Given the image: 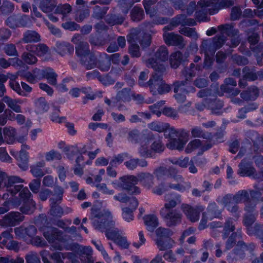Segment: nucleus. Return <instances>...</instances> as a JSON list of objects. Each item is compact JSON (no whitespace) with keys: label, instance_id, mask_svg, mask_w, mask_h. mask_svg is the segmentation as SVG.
I'll list each match as a JSON object with an SVG mask.
<instances>
[{"label":"nucleus","instance_id":"20e7f679","mask_svg":"<svg viewBox=\"0 0 263 263\" xmlns=\"http://www.w3.org/2000/svg\"><path fill=\"white\" fill-rule=\"evenodd\" d=\"M154 58L147 60H143L146 66L148 68H153L155 72L163 73L165 71V67L163 64L159 62H164L168 59V51L166 47L160 46L155 52Z\"/></svg>","mask_w":263,"mask_h":263},{"label":"nucleus","instance_id":"5701e85b","mask_svg":"<svg viewBox=\"0 0 263 263\" xmlns=\"http://www.w3.org/2000/svg\"><path fill=\"white\" fill-rule=\"evenodd\" d=\"M140 182L147 189H152L154 185V176L147 172L140 173Z\"/></svg>","mask_w":263,"mask_h":263},{"label":"nucleus","instance_id":"3c124183","mask_svg":"<svg viewBox=\"0 0 263 263\" xmlns=\"http://www.w3.org/2000/svg\"><path fill=\"white\" fill-rule=\"evenodd\" d=\"M155 234L156 236V239H161L167 237L171 238V236L173 235V232L168 228L160 227L156 230Z\"/></svg>","mask_w":263,"mask_h":263},{"label":"nucleus","instance_id":"e433bc0d","mask_svg":"<svg viewBox=\"0 0 263 263\" xmlns=\"http://www.w3.org/2000/svg\"><path fill=\"white\" fill-rule=\"evenodd\" d=\"M10 206L13 208H17L20 206V202L17 199L6 200L3 204L0 206V215L7 213L11 209Z\"/></svg>","mask_w":263,"mask_h":263},{"label":"nucleus","instance_id":"473e14b6","mask_svg":"<svg viewBox=\"0 0 263 263\" xmlns=\"http://www.w3.org/2000/svg\"><path fill=\"white\" fill-rule=\"evenodd\" d=\"M43 79H46L48 82L51 85H57V74L49 67L43 69Z\"/></svg>","mask_w":263,"mask_h":263},{"label":"nucleus","instance_id":"f03ea898","mask_svg":"<svg viewBox=\"0 0 263 263\" xmlns=\"http://www.w3.org/2000/svg\"><path fill=\"white\" fill-rule=\"evenodd\" d=\"M24 180L17 176H9L0 170V190L6 188L7 193H4L2 198L4 200L9 199L10 193L12 196H14L23 187L22 183Z\"/></svg>","mask_w":263,"mask_h":263},{"label":"nucleus","instance_id":"13d9d810","mask_svg":"<svg viewBox=\"0 0 263 263\" xmlns=\"http://www.w3.org/2000/svg\"><path fill=\"white\" fill-rule=\"evenodd\" d=\"M14 9V6L12 3L8 0H3L2 4L0 6V11L2 14H9L12 13Z\"/></svg>","mask_w":263,"mask_h":263},{"label":"nucleus","instance_id":"37998d69","mask_svg":"<svg viewBox=\"0 0 263 263\" xmlns=\"http://www.w3.org/2000/svg\"><path fill=\"white\" fill-rule=\"evenodd\" d=\"M250 191L245 190L239 191L234 195V201L236 203L241 202L245 203L250 198Z\"/></svg>","mask_w":263,"mask_h":263},{"label":"nucleus","instance_id":"338daca9","mask_svg":"<svg viewBox=\"0 0 263 263\" xmlns=\"http://www.w3.org/2000/svg\"><path fill=\"white\" fill-rule=\"evenodd\" d=\"M45 157L47 161H52L54 160H60L62 159V155L59 152L54 149L46 152Z\"/></svg>","mask_w":263,"mask_h":263},{"label":"nucleus","instance_id":"f704fd0d","mask_svg":"<svg viewBox=\"0 0 263 263\" xmlns=\"http://www.w3.org/2000/svg\"><path fill=\"white\" fill-rule=\"evenodd\" d=\"M156 244L160 251H165L171 249L175 243L171 238L155 239Z\"/></svg>","mask_w":263,"mask_h":263},{"label":"nucleus","instance_id":"09e8293b","mask_svg":"<svg viewBox=\"0 0 263 263\" xmlns=\"http://www.w3.org/2000/svg\"><path fill=\"white\" fill-rule=\"evenodd\" d=\"M197 6L201 7V10H199L196 12V16L199 21H204V18L206 17V14L204 13L203 11H206L205 7L209 6V2L208 0L200 1L198 3Z\"/></svg>","mask_w":263,"mask_h":263},{"label":"nucleus","instance_id":"412c9836","mask_svg":"<svg viewBox=\"0 0 263 263\" xmlns=\"http://www.w3.org/2000/svg\"><path fill=\"white\" fill-rule=\"evenodd\" d=\"M62 232L58 229L51 228L44 231L43 235L49 242H53L55 240H61Z\"/></svg>","mask_w":263,"mask_h":263},{"label":"nucleus","instance_id":"2eb2a0df","mask_svg":"<svg viewBox=\"0 0 263 263\" xmlns=\"http://www.w3.org/2000/svg\"><path fill=\"white\" fill-rule=\"evenodd\" d=\"M250 195L251 198L245 203L244 210L246 213H254L260 193L254 190H250Z\"/></svg>","mask_w":263,"mask_h":263},{"label":"nucleus","instance_id":"393cba45","mask_svg":"<svg viewBox=\"0 0 263 263\" xmlns=\"http://www.w3.org/2000/svg\"><path fill=\"white\" fill-rule=\"evenodd\" d=\"M217 28L221 34L226 33L228 36L230 37L237 36L239 33L238 30L234 28L233 23L220 25Z\"/></svg>","mask_w":263,"mask_h":263},{"label":"nucleus","instance_id":"6ab92c4d","mask_svg":"<svg viewBox=\"0 0 263 263\" xmlns=\"http://www.w3.org/2000/svg\"><path fill=\"white\" fill-rule=\"evenodd\" d=\"M238 166V173L241 176H250L254 173L255 168L252 166L251 163L246 158L241 160Z\"/></svg>","mask_w":263,"mask_h":263},{"label":"nucleus","instance_id":"72a5a7b5","mask_svg":"<svg viewBox=\"0 0 263 263\" xmlns=\"http://www.w3.org/2000/svg\"><path fill=\"white\" fill-rule=\"evenodd\" d=\"M200 49L205 56H208L210 54L213 55L216 50L213 42H211L210 40H203L200 46Z\"/></svg>","mask_w":263,"mask_h":263},{"label":"nucleus","instance_id":"de8ad7c7","mask_svg":"<svg viewBox=\"0 0 263 263\" xmlns=\"http://www.w3.org/2000/svg\"><path fill=\"white\" fill-rule=\"evenodd\" d=\"M55 7L54 0H42L40 4V9L45 13L51 12Z\"/></svg>","mask_w":263,"mask_h":263},{"label":"nucleus","instance_id":"ddd939ff","mask_svg":"<svg viewBox=\"0 0 263 263\" xmlns=\"http://www.w3.org/2000/svg\"><path fill=\"white\" fill-rule=\"evenodd\" d=\"M189 53L185 51L184 53L177 51L172 53L170 56L169 62L172 68L176 69L183 62L187 60Z\"/></svg>","mask_w":263,"mask_h":263},{"label":"nucleus","instance_id":"9d476101","mask_svg":"<svg viewBox=\"0 0 263 263\" xmlns=\"http://www.w3.org/2000/svg\"><path fill=\"white\" fill-rule=\"evenodd\" d=\"M71 42L77 45L76 53L78 56L82 58L89 54V46L87 42L83 41L80 34H77L74 35L71 39Z\"/></svg>","mask_w":263,"mask_h":263},{"label":"nucleus","instance_id":"1a4fd4ad","mask_svg":"<svg viewBox=\"0 0 263 263\" xmlns=\"http://www.w3.org/2000/svg\"><path fill=\"white\" fill-rule=\"evenodd\" d=\"M180 208L186 218L193 222H196L199 219L200 213L204 210L202 206H192L187 203H182Z\"/></svg>","mask_w":263,"mask_h":263},{"label":"nucleus","instance_id":"4be33fe9","mask_svg":"<svg viewBox=\"0 0 263 263\" xmlns=\"http://www.w3.org/2000/svg\"><path fill=\"white\" fill-rule=\"evenodd\" d=\"M97 67L102 71H108L111 66L110 57L106 53L100 54L97 60Z\"/></svg>","mask_w":263,"mask_h":263},{"label":"nucleus","instance_id":"2f4dec72","mask_svg":"<svg viewBox=\"0 0 263 263\" xmlns=\"http://www.w3.org/2000/svg\"><path fill=\"white\" fill-rule=\"evenodd\" d=\"M49 108V104L45 98L40 97L35 100L34 110L37 114H42L47 111Z\"/></svg>","mask_w":263,"mask_h":263},{"label":"nucleus","instance_id":"c756f323","mask_svg":"<svg viewBox=\"0 0 263 263\" xmlns=\"http://www.w3.org/2000/svg\"><path fill=\"white\" fill-rule=\"evenodd\" d=\"M46 163L44 160H42L37 162L30 166V172L35 177H42L45 175L43 168L45 166Z\"/></svg>","mask_w":263,"mask_h":263},{"label":"nucleus","instance_id":"7ed1b4c3","mask_svg":"<svg viewBox=\"0 0 263 263\" xmlns=\"http://www.w3.org/2000/svg\"><path fill=\"white\" fill-rule=\"evenodd\" d=\"M92 224L95 229L102 230L108 226H114L115 222L110 211L104 210L101 211L96 208H91V216Z\"/></svg>","mask_w":263,"mask_h":263},{"label":"nucleus","instance_id":"4468645a","mask_svg":"<svg viewBox=\"0 0 263 263\" xmlns=\"http://www.w3.org/2000/svg\"><path fill=\"white\" fill-rule=\"evenodd\" d=\"M186 84V81H178L174 83V97L178 103H183L186 100V94L188 93L184 87Z\"/></svg>","mask_w":263,"mask_h":263},{"label":"nucleus","instance_id":"ea45409f","mask_svg":"<svg viewBox=\"0 0 263 263\" xmlns=\"http://www.w3.org/2000/svg\"><path fill=\"white\" fill-rule=\"evenodd\" d=\"M170 125L167 123L164 122H153L148 124V127L154 131L158 133H162L166 132L167 129L169 130Z\"/></svg>","mask_w":263,"mask_h":263},{"label":"nucleus","instance_id":"4c0bfd02","mask_svg":"<svg viewBox=\"0 0 263 263\" xmlns=\"http://www.w3.org/2000/svg\"><path fill=\"white\" fill-rule=\"evenodd\" d=\"M224 103L222 101L215 100L211 102L209 106L212 113L216 115H221L224 109H223Z\"/></svg>","mask_w":263,"mask_h":263},{"label":"nucleus","instance_id":"f257e3e1","mask_svg":"<svg viewBox=\"0 0 263 263\" xmlns=\"http://www.w3.org/2000/svg\"><path fill=\"white\" fill-rule=\"evenodd\" d=\"M164 206L160 210V215L168 227H174L181 223L182 214L181 212L174 209L181 203V196L180 194L172 193L164 196Z\"/></svg>","mask_w":263,"mask_h":263},{"label":"nucleus","instance_id":"c9c22d12","mask_svg":"<svg viewBox=\"0 0 263 263\" xmlns=\"http://www.w3.org/2000/svg\"><path fill=\"white\" fill-rule=\"evenodd\" d=\"M22 203L20 210L23 214H31L36 209V204L33 199L24 201Z\"/></svg>","mask_w":263,"mask_h":263},{"label":"nucleus","instance_id":"f3484780","mask_svg":"<svg viewBox=\"0 0 263 263\" xmlns=\"http://www.w3.org/2000/svg\"><path fill=\"white\" fill-rule=\"evenodd\" d=\"M255 247L254 243L252 242L247 244L243 241H238L235 248L233 250V252L236 255L242 257L245 251L251 252L254 250Z\"/></svg>","mask_w":263,"mask_h":263},{"label":"nucleus","instance_id":"603ef678","mask_svg":"<svg viewBox=\"0 0 263 263\" xmlns=\"http://www.w3.org/2000/svg\"><path fill=\"white\" fill-rule=\"evenodd\" d=\"M124 17L121 15L116 14H108L107 15L105 21L111 25L122 24L124 21Z\"/></svg>","mask_w":263,"mask_h":263},{"label":"nucleus","instance_id":"6e6552de","mask_svg":"<svg viewBox=\"0 0 263 263\" xmlns=\"http://www.w3.org/2000/svg\"><path fill=\"white\" fill-rule=\"evenodd\" d=\"M152 35L137 29H133L127 36L128 42H138L142 49L148 47L152 43Z\"/></svg>","mask_w":263,"mask_h":263},{"label":"nucleus","instance_id":"bf43d9fd","mask_svg":"<svg viewBox=\"0 0 263 263\" xmlns=\"http://www.w3.org/2000/svg\"><path fill=\"white\" fill-rule=\"evenodd\" d=\"M107 9L108 8L105 7H101L99 6H96L93 8L92 16L97 20H101L106 14Z\"/></svg>","mask_w":263,"mask_h":263},{"label":"nucleus","instance_id":"a211bd4d","mask_svg":"<svg viewBox=\"0 0 263 263\" xmlns=\"http://www.w3.org/2000/svg\"><path fill=\"white\" fill-rule=\"evenodd\" d=\"M2 101L7 104V106L10 108V110H12L16 113H21L22 112L20 105L23 102L21 100L14 99L8 96H5L3 97Z\"/></svg>","mask_w":263,"mask_h":263},{"label":"nucleus","instance_id":"a878e982","mask_svg":"<svg viewBox=\"0 0 263 263\" xmlns=\"http://www.w3.org/2000/svg\"><path fill=\"white\" fill-rule=\"evenodd\" d=\"M73 46L69 43L58 42L56 44V51L61 55H65L73 52Z\"/></svg>","mask_w":263,"mask_h":263},{"label":"nucleus","instance_id":"58836bf2","mask_svg":"<svg viewBox=\"0 0 263 263\" xmlns=\"http://www.w3.org/2000/svg\"><path fill=\"white\" fill-rule=\"evenodd\" d=\"M131 89L125 88L118 92L115 99L117 102H129L131 100Z\"/></svg>","mask_w":263,"mask_h":263},{"label":"nucleus","instance_id":"864d4df0","mask_svg":"<svg viewBox=\"0 0 263 263\" xmlns=\"http://www.w3.org/2000/svg\"><path fill=\"white\" fill-rule=\"evenodd\" d=\"M58 147L62 149L68 156L73 155L78 151V147L77 145L67 146L63 141H60L58 143Z\"/></svg>","mask_w":263,"mask_h":263},{"label":"nucleus","instance_id":"f8f14e48","mask_svg":"<svg viewBox=\"0 0 263 263\" xmlns=\"http://www.w3.org/2000/svg\"><path fill=\"white\" fill-rule=\"evenodd\" d=\"M163 37L167 45L177 46L182 49L186 45L182 36L174 32H164Z\"/></svg>","mask_w":263,"mask_h":263},{"label":"nucleus","instance_id":"0eeeda50","mask_svg":"<svg viewBox=\"0 0 263 263\" xmlns=\"http://www.w3.org/2000/svg\"><path fill=\"white\" fill-rule=\"evenodd\" d=\"M168 173L176 183H168L167 186L170 189L177 190L183 192L191 188L190 182H184L183 177L180 175H177V170L174 167H170L167 168Z\"/></svg>","mask_w":263,"mask_h":263},{"label":"nucleus","instance_id":"9b49d317","mask_svg":"<svg viewBox=\"0 0 263 263\" xmlns=\"http://www.w3.org/2000/svg\"><path fill=\"white\" fill-rule=\"evenodd\" d=\"M29 22V18L25 15H13L9 16L6 21L7 25L13 29L27 27Z\"/></svg>","mask_w":263,"mask_h":263},{"label":"nucleus","instance_id":"0e129e2a","mask_svg":"<svg viewBox=\"0 0 263 263\" xmlns=\"http://www.w3.org/2000/svg\"><path fill=\"white\" fill-rule=\"evenodd\" d=\"M207 210L208 213L214 218H220L221 210H219L215 202L209 204Z\"/></svg>","mask_w":263,"mask_h":263},{"label":"nucleus","instance_id":"c85d7f7f","mask_svg":"<svg viewBox=\"0 0 263 263\" xmlns=\"http://www.w3.org/2000/svg\"><path fill=\"white\" fill-rule=\"evenodd\" d=\"M92 251L90 247H82L80 251V259L82 263H94Z\"/></svg>","mask_w":263,"mask_h":263},{"label":"nucleus","instance_id":"052dcab7","mask_svg":"<svg viewBox=\"0 0 263 263\" xmlns=\"http://www.w3.org/2000/svg\"><path fill=\"white\" fill-rule=\"evenodd\" d=\"M235 226L233 223V221L232 218L228 219L224 223V226L223 229V234L222 235V238L226 239L228 238L229 234L231 232H233L235 230Z\"/></svg>","mask_w":263,"mask_h":263},{"label":"nucleus","instance_id":"bb28decb","mask_svg":"<svg viewBox=\"0 0 263 263\" xmlns=\"http://www.w3.org/2000/svg\"><path fill=\"white\" fill-rule=\"evenodd\" d=\"M143 219L147 230L151 232L153 231L159 224L158 218L154 214L146 215Z\"/></svg>","mask_w":263,"mask_h":263},{"label":"nucleus","instance_id":"69168bd1","mask_svg":"<svg viewBox=\"0 0 263 263\" xmlns=\"http://www.w3.org/2000/svg\"><path fill=\"white\" fill-rule=\"evenodd\" d=\"M130 44L128 47L129 53L132 57L139 58L141 55L140 47L137 42H128Z\"/></svg>","mask_w":263,"mask_h":263},{"label":"nucleus","instance_id":"a18cd8bd","mask_svg":"<svg viewBox=\"0 0 263 263\" xmlns=\"http://www.w3.org/2000/svg\"><path fill=\"white\" fill-rule=\"evenodd\" d=\"M18 193H19L18 198H12L11 199H17L20 202V205H21L22 202L32 199L31 198L32 194L27 187H24V186H23V187Z\"/></svg>","mask_w":263,"mask_h":263},{"label":"nucleus","instance_id":"b1692460","mask_svg":"<svg viewBox=\"0 0 263 263\" xmlns=\"http://www.w3.org/2000/svg\"><path fill=\"white\" fill-rule=\"evenodd\" d=\"M41 40V36L35 30H28L25 31L22 38V41L24 43H37Z\"/></svg>","mask_w":263,"mask_h":263},{"label":"nucleus","instance_id":"aec40b11","mask_svg":"<svg viewBox=\"0 0 263 263\" xmlns=\"http://www.w3.org/2000/svg\"><path fill=\"white\" fill-rule=\"evenodd\" d=\"M259 91L255 86H252L248 88L240 94L241 98L246 101L255 100L259 96Z\"/></svg>","mask_w":263,"mask_h":263},{"label":"nucleus","instance_id":"c03bdc74","mask_svg":"<svg viewBox=\"0 0 263 263\" xmlns=\"http://www.w3.org/2000/svg\"><path fill=\"white\" fill-rule=\"evenodd\" d=\"M191 135L194 138H202L205 139H210L212 135L209 133H205L199 126H195L191 129Z\"/></svg>","mask_w":263,"mask_h":263},{"label":"nucleus","instance_id":"680f3d73","mask_svg":"<svg viewBox=\"0 0 263 263\" xmlns=\"http://www.w3.org/2000/svg\"><path fill=\"white\" fill-rule=\"evenodd\" d=\"M201 141L199 139H194L191 141L187 145L185 152L187 154H189L197 149V148L201 147Z\"/></svg>","mask_w":263,"mask_h":263},{"label":"nucleus","instance_id":"cd10ccee","mask_svg":"<svg viewBox=\"0 0 263 263\" xmlns=\"http://www.w3.org/2000/svg\"><path fill=\"white\" fill-rule=\"evenodd\" d=\"M196 22L193 18H187L184 14H179L174 18L172 21L173 26H177L179 25L194 26Z\"/></svg>","mask_w":263,"mask_h":263},{"label":"nucleus","instance_id":"dca6fc26","mask_svg":"<svg viewBox=\"0 0 263 263\" xmlns=\"http://www.w3.org/2000/svg\"><path fill=\"white\" fill-rule=\"evenodd\" d=\"M138 205V201L136 197H132L130 204L129 206L122 208V216L127 222H130L133 219V212L137 209Z\"/></svg>","mask_w":263,"mask_h":263},{"label":"nucleus","instance_id":"4d7b16f0","mask_svg":"<svg viewBox=\"0 0 263 263\" xmlns=\"http://www.w3.org/2000/svg\"><path fill=\"white\" fill-rule=\"evenodd\" d=\"M130 16L134 22L140 21L143 18L144 11L142 8L135 6L131 10Z\"/></svg>","mask_w":263,"mask_h":263},{"label":"nucleus","instance_id":"8fccbe9b","mask_svg":"<svg viewBox=\"0 0 263 263\" xmlns=\"http://www.w3.org/2000/svg\"><path fill=\"white\" fill-rule=\"evenodd\" d=\"M3 134L7 142L11 144L14 140L16 131L12 127H5L3 128Z\"/></svg>","mask_w":263,"mask_h":263},{"label":"nucleus","instance_id":"49530a36","mask_svg":"<svg viewBox=\"0 0 263 263\" xmlns=\"http://www.w3.org/2000/svg\"><path fill=\"white\" fill-rule=\"evenodd\" d=\"M60 203L51 202L50 209L49 211L50 215L54 217H61L64 214L63 208L59 205Z\"/></svg>","mask_w":263,"mask_h":263},{"label":"nucleus","instance_id":"423d86ee","mask_svg":"<svg viewBox=\"0 0 263 263\" xmlns=\"http://www.w3.org/2000/svg\"><path fill=\"white\" fill-rule=\"evenodd\" d=\"M147 84L153 95H163L170 92L171 89L170 86L163 80L162 76L156 72L152 74Z\"/></svg>","mask_w":263,"mask_h":263},{"label":"nucleus","instance_id":"e2e57ef3","mask_svg":"<svg viewBox=\"0 0 263 263\" xmlns=\"http://www.w3.org/2000/svg\"><path fill=\"white\" fill-rule=\"evenodd\" d=\"M21 58L25 63L29 65L35 64L37 61L36 57L32 53L28 52H23Z\"/></svg>","mask_w":263,"mask_h":263},{"label":"nucleus","instance_id":"79ce46f5","mask_svg":"<svg viewBox=\"0 0 263 263\" xmlns=\"http://www.w3.org/2000/svg\"><path fill=\"white\" fill-rule=\"evenodd\" d=\"M114 226H114H108L105 228L106 229L105 235L106 237L114 241L118 238V237H119L122 234V232Z\"/></svg>","mask_w":263,"mask_h":263},{"label":"nucleus","instance_id":"6e6d98bb","mask_svg":"<svg viewBox=\"0 0 263 263\" xmlns=\"http://www.w3.org/2000/svg\"><path fill=\"white\" fill-rule=\"evenodd\" d=\"M241 231L237 230L236 232L232 233L226 243V250H230L236 244V238H241Z\"/></svg>","mask_w":263,"mask_h":263},{"label":"nucleus","instance_id":"39448f33","mask_svg":"<svg viewBox=\"0 0 263 263\" xmlns=\"http://www.w3.org/2000/svg\"><path fill=\"white\" fill-rule=\"evenodd\" d=\"M188 136V133L184 129H176L172 127L169 129L168 133L166 137L170 138L168 142L166 144L168 148L174 150L182 151L185 145L187 140H184L181 138H184Z\"/></svg>","mask_w":263,"mask_h":263},{"label":"nucleus","instance_id":"a19ab883","mask_svg":"<svg viewBox=\"0 0 263 263\" xmlns=\"http://www.w3.org/2000/svg\"><path fill=\"white\" fill-rule=\"evenodd\" d=\"M16 159L20 167L23 170H26L28 167V153L25 151L21 149Z\"/></svg>","mask_w":263,"mask_h":263},{"label":"nucleus","instance_id":"5fc2aeb1","mask_svg":"<svg viewBox=\"0 0 263 263\" xmlns=\"http://www.w3.org/2000/svg\"><path fill=\"white\" fill-rule=\"evenodd\" d=\"M64 189L61 186H55L53 189L52 197L50 199L51 202L61 203L63 199Z\"/></svg>","mask_w":263,"mask_h":263},{"label":"nucleus","instance_id":"7c9ffc66","mask_svg":"<svg viewBox=\"0 0 263 263\" xmlns=\"http://www.w3.org/2000/svg\"><path fill=\"white\" fill-rule=\"evenodd\" d=\"M80 61L82 65L87 70L92 69L97 67V59L93 54L82 57Z\"/></svg>","mask_w":263,"mask_h":263},{"label":"nucleus","instance_id":"774afa93","mask_svg":"<svg viewBox=\"0 0 263 263\" xmlns=\"http://www.w3.org/2000/svg\"><path fill=\"white\" fill-rule=\"evenodd\" d=\"M26 263H41L40 258L35 252H30L25 256Z\"/></svg>","mask_w":263,"mask_h":263}]
</instances>
